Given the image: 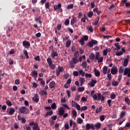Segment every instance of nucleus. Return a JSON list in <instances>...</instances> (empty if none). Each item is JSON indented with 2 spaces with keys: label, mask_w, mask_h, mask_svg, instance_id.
Instances as JSON below:
<instances>
[{
  "label": "nucleus",
  "mask_w": 130,
  "mask_h": 130,
  "mask_svg": "<svg viewBox=\"0 0 130 130\" xmlns=\"http://www.w3.org/2000/svg\"><path fill=\"white\" fill-rule=\"evenodd\" d=\"M94 75L95 77H100V71L97 70L96 68L94 69Z\"/></svg>",
  "instance_id": "12"
},
{
  "label": "nucleus",
  "mask_w": 130,
  "mask_h": 130,
  "mask_svg": "<svg viewBox=\"0 0 130 130\" xmlns=\"http://www.w3.org/2000/svg\"><path fill=\"white\" fill-rule=\"evenodd\" d=\"M122 54H123V53H122L121 51L120 52L118 51L116 53V55H117V56H120V55H122Z\"/></svg>",
  "instance_id": "46"
},
{
  "label": "nucleus",
  "mask_w": 130,
  "mask_h": 130,
  "mask_svg": "<svg viewBox=\"0 0 130 130\" xmlns=\"http://www.w3.org/2000/svg\"><path fill=\"white\" fill-rule=\"evenodd\" d=\"M6 104L8 106H12L13 105V104H12V103L11 102V101L10 100L7 101Z\"/></svg>",
  "instance_id": "52"
},
{
  "label": "nucleus",
  "mask_w": 130,
  "mask_h": 130,
  "mask_svg": "<svg viewBox=\"0 0 130 130\" xmlns=\"http://www.w3.org/2000/svg\"><path fill=\"white\" fill-rule=\"evenodd\" d=\"M91 97H92L93 99L94 100H97L98 99V95L96 94H94Z\"/></svg>",
  "instance_id": "55"
},
{
  "label": "nucleus",
  "mask_w": 130,
  "mask_h": 130,
  "mask_svg": "<svg viewBox=\"0 0 130 130\" xmlns=\"http://www.w3.org/2000/svg\"><path fill=\"white\" fill-rule=\"evenodd\" d=\"M79 62V59L78 58L73 57L72 60L70 61V66L71 69H74L75 68V64H77Z\"/></svg>",
  "instance_id": "2"
},
{
  "label": "nucleus",
  "mask_w": 130,
  "mask_h": 130,
  "mask_svg": "<svg viewBox=\"0 0 130 130\" xmlns=\"http://www.w3.org/2000/svg\"><path fill=\"white\" fill-rule=\"evenodd\" d=\"M94 127H95V128H96L97 129H99V128H100L101 127V123L100 122L96 123L94 125Z\"/></svg>",
  "instance_id": "20"
},
{
  "label": "nucleus",
  "mask_w": 130,
  "mask_h": 130,
  "mask_svg": "<svg viewBox=\"0 0 130 130\" xmlns=\"http://www.w3.org/2000/svg\"><path fill=\"white\" fill-rule=\"evenodd\" d=\"M53 114V111H49L46 113V114L45 115V117H48V115H52Z\"/></svg>",
  "instance_id": "17"
},
{
  "label": "nucleus",
  "mask_w": 130,
  "mask_h": 130,
  "mask_svg": "<svg viewBox=\"0 0 130 130\" xmlns=\"http://www.w3.org/2000/svg\"><path fill=\"white\" fill-rule=\"evenodd\" d=\"M49 68H50V69L51 70H54V69H55V64H50V65H49Z\"/></svg>",
  "instance_id": "36"
},
{
  "label": "nucleus",
  "mask_w": 130,
  "mask_h": 130,
  "mask_svg": "<svg viewBox=\"0 0 130 130\" xmlns=\"http://www.w3.org/2000/svg\"><path fill=\"white\" fill-rule=\"evenodd\" d=\"M108 53V49H107L104 50L103 54H104V55L106 56V55H107Z\"/></svg>",
  "instance_id": "61"
},
{
  "label": "nucleus",
  "mask_w": 130,
  "mask_h": 130,
  "mask_svg": "<svg viewBox=\"0 0 130 130\" xmlns=\"http://www.w3.org/2000/svg\"><path fill=\"white\" fill-rule=\"evenodd\" d=\"M75 107H76L77 110H81V106L80 105H79V104L76 103Z\"/></svg>",
  "instance_id": "50"
},
{
  "label": "nucleus",
  "mask_w": 130,
  "mask_h": 130,
  "mask_svg": "<svg viewBox=\"0 0 130 130\" xmlns=\"http://www.w3.org/2000/svg\"><path fill=\"white\" fill-rule=\"evenodd\" d=\"M79 74L82 76V77H85V72H84L83 70H81L79 71Z\"/></svg>",
  "instance_id": "45"
},
{
  "label": "nucleus",
  "mask_w": 130,
  "mask_h": 130,
  "mask_svg": "<svg viewBox=\"0 0 130 130\" xmlns=\"http://www.w3.org/2000/svg\"><path fill=\"white\" fill-rule=\"evenodd\" d=\"M127 64H128V59H125L124 60V62H123V67H127Z\"/></svg>",
  "instance_id": "22"
},
{
  "label": "nucleus",
  "mask_w": 130,
  "mask_h": 130,
  "mask_svg": "<svg viewBox=\"0 0 130 130\" xmlns=\"http://www.w3.org/2000/svg\"><path fill=\"white\" fill-rule=\"evenodd\" d=\"M71 41H68L66 42V47H70V46H71Z\"/></svg>",
  "instance_id": "51"
},
{
  "label": "nucleus",
  "mask_w": 130,
  "mask_h": 130,
  "mask_svg": "<svg viewBox=\"0 0 130 130\" xmlns=\"http://www.w3.org/2000/svg\"><path fill=\"white\" fill-rule=\"evenodd\" d=\"M99 20H100L99 17H98L96 18L95 21L93 23V25L94 26H97V25H98V24L99 23Z\"/></svg>",
  "instance_id": "24"
},
{
  "label": "nucleus",
  "mask_w": 130,
  "mask_h": 130,
  "mask_svg": "<svg viewBox=\"0 0 130 130\" xmlns=\"http://www.w3.org/2000/svg\"><path fill=\"white\" fill-rule=\"evenodd\" d=\"M47 61L49 66L50 64H52V60L50 58H48L47 59Z\"/></svg>",
  "instance_id": "33"
},
{
  "label": "nucleus",
  "mask_w": 130,
  "mask_h": 130,
  "mask_svg": "<svg viewBox=\"0 0 130 130\" xmlns=\"http://www.w3.org/2000/svg\"><path fill=\"white\" fill-rule=\"evenodd\" d=\"M88 109V107H87V106H85L83 107H82L80 109V110H81V111H84V110H87Z\"/></svg>",
  "instance_id": "39"
},
{
  "label": "nucleus",
  "mask_w": 130,
  "mask_h": 130,
  "mask_svg": "<svg viewBox=\"0 0 130 130\" xmlns=\"http://www.w3.org/2000/svg\"><path fill=\"white\" fill-rule=\"evenodd\" d=\"M74 8V5L73 4H70L67 6V10H71V9H73Z\"/></svg>",
  "instance_id": "37"
},
{
  "label": "nucleus",
  "mask_w": 130,
  "mask_h": 130,
  "mask_svg": "<svg viewBox=\"0 0 130 130\" xmlns=\"http://www.w3.org/2000/svg\"><path fill=\"white\" fill-rule=\"evenodd\" d=\"M126 104H127L128 105H129L130 104V100L129 99H128V98H125L124 99Z\"/></svg>",
  "instance_id": "35"
},
{
  "label": "nucleus",
  "mask_w": 130,
  "mask_h": 130,
  "mask_svg": "<svg viewBox=\"0 0 130 130\" xmlns=\"http://www.w3.org/2000/svg\"><path fill=\"white\" fill-rule=\"evenodd\" d=\"M51 56H52L53 57H55V56H58V54L57 53V52L54 51V50H52Z\"/></svg>",
  "instance_id": "13"
},
{
  "label": "nucleus",
  "mask_w": 130,
  "mask_h": 130,
  "mask_svg": "<svg viewBox=\"0 0 130 130\" xmlns=\"http://www.w3.org/2000/svg\"><path fill=\"white\" fill-rule=\"evenodd\" d=\"M58 113L59 117H61L64 114V109H63V108H60L58 111Z\"/></svg>",
  "instance_id": "7"
},
{
  "label": "nucleus",
  "mask_w": 130,
  "mask_h": 130,
  "mask_svg": "<svg viewBox=\"0 0 130 130\" xmlns=\"http://www.w3.org/2000/svg\"><path fill=\"white\" fill-rule=\"evenodd\" d=\"M22 44L24 47L27 46L28 47H30V46H31L30 43L27 41H24L22 43Z\"/></svg>",
  "instance_id": "11"
},
{
  "label": "nucleus",
  "mask_w": 130,
  "mask_h": 130,
  "mask_svg": "<svg viewBox=\"0 0 130 130\" xmlns=\"http://www.w3.org/2000/svg\"><path fill=\"white\" fill-rule=\"evenodd\" d=\"M107 70H108L107 66H105L103 68V73L104 75H106V74H107Z\"/></svg>",
  "instance_id": "19"
},
{
  "label": "nucleus",
  "mask_w": 130,
  "mask_h": 130,
  "mask_svg": "<svg viewBox=\"0 0 130 130\" xmlns=\"http://www.w3.org/2000/svg\"><path fill=\"white\" fill-rule=\"evenodd\" d=\"M91 7L92 9H94L95 8V1L91 2Z\"/></svg>",
  "instance_id": "57"
},
{
  "label": "nucleus",
  "mask_w": 130,
  "mask_h": 130,
  "mask_svg": "<svg viewBox=\"0 0 130 130\" xmlns=\"http://www.w3.org/2000/svg\"><path fill=\"white\" fill-rule=\"evenodd\" d=\"M83 121V119L81 118H78L77 119V123H78V124H81Z\"/></svg>",
  "instance_id": "30"
},
{
  "label": "nucleus",
  "mask_w": 130,
  "mask_h": 130,
  "mask_svg": "<svg viewBox=\"0 0 130 130\" xmlns=\"http://www.w3.org/2000/svg\"><path fill=\"white\" fill-rule=\"evenodd\" d=\"M119 74H123V76H127L128 78H130V68L124 69L123 66H121L119 69Z\"/></svg>",
  "instance_id": "1"
},
{
  "label": "nucleus",
  "mask_w": 130,
  "mask_h": 130,
  "mask_svg": "<svg viewBox=\"0 0 130 130\" xmlns=\"http://www.w3.org/2000/svg\"><path fill=\"white\" fill-rule=\"evenodd\" d=\"M102 106H100L99 107V108H98L96 110V113H99V112H101V111H102Z\"/></svg>",
  "instance_id": "25"
},
{
  "label": "nucleus",
  "mask_w": 130,
  "mask_h": 130,
  "mask_svg": "<svg viewBox=\"0 0 130 130\" xmlns=\"http://www.w3.org/2000/svg\"><path fill=\"white\" fill-rule=\"evenodd\" d=\"M97 83V80H91V82L88 83V85L90 87H95V84Z\"/></svg>",
  "instance_id": "8"
},
{
  "label": "nucleus",
  "mask_w": 130,
  "mask_h": 130,
  "mask_svg": "<svg viewBox=\"0 0 130 130\" xmlns=\"http://www.w3.org/2000/svg\"><path fill=\"white\" fill-rule=\"evenodd\" d=\"M38 97V94H35V96L32 98L34 102H36V103H38V102H39V98Z\"/></svg>",
  "instance_id": "9"
},
{
  "label": "nucleus",
  "mask_w": 130,
  "mask_h": 130,
  "mask_svg": "<svg viewBox=\"0 0 130 130\" xmlns=\"http://www.w3.org/2000/svg\"><path fill=\"white\" fill-rule=\"evenodd\" d=\"M58 71H59L60 73L63 72L64 71L63 67H61L60 66L58 67Z\"/></svg>",
  "instance_id": "32"
},
{
  "label": "nucleus",
  "mask_w": 130,
  "mask_h": 130,
  "mask_svg": "<svg viewBox=\"0 0 130 130\" xmlns=\"http://www.w3.org/2000/svg\"><path fill=\"white\" fill-rule=\"evenodd\" d=\"M50 89H54L55 88V82H51L50 83Z\"/></svg>",
  "instance_id": "15"
},
{
  "label": "nucleus",
  "mask_w": 130,
  "mask_h": 130,
  "mask_svg": "<svg viewBox=\"0 0 130 130\" xmlns=\"http://www.w3.org/2000/svg\"><path fill=\"white\" fill-rule=\"evenodd\" d=\"M38 76V73L36 71L31 72V77H37Z\"/></svg>",
  "instance_id": "18"
},
{
  "label": "nucleus",
  "mask_w": 130,
  "mask_h": 130,
  "mask_svg": "<svg viewBox=\"0 0 130 130\" xmlns=\"http://www.w3.org/2000/svg\"><path fill=\"white\" fill-rule=\"evenodd\" d=\"M24 55L26 57L27 59L29 58V55H28V51L27 50H25L24 52Z\"/></svg>",
  "instance_id": "54"
},
{
  "label": "nucleus",
  "mask_w": 130,
  "mask_h": 130,
  "mask_svg": "<svg viewBox=\"0 0 130 130\" xmlns=\"http://www.w3.org/2000/svg\"><path fill=\"white\" fill-rule=\"evenodd\" d=\"M114 45L116 47V48H115V50H118L119 49H120L121 47L119 46V43H115Z\"/></svg>",
  "instance_id": "21"
},
{
  "label": "nucleus",
  "mask_w": 130,
  "mask_h": 130,
  "mask_svg": "<svg viewBox=\"0 0 130 130\" xmlns=\"http://www.w3.org/2000/svg\"><path fill=\"white\" fill-rule=\"evenodd\" d=\"M118 73V71L117 70V68L115 66H113L111 69V74L112 75H116Z\"/></svg>",
  "instance_id": "6"
},
{
  "label": "nucleus",
  "mask_w": 130,
  "mask_h": 130,
  "mask_svg": "<svg viewBox=\"0 0 130 130\" xmlns=\"http://www.w3.org/2000/svg\"><path fill=\"white\" fill-rule=\"evenodd\" d=\"M80 42L81 45H84L85 44V41L83 38L80 40Z\"/></svg>",
  "instance_id": "58"
},
{
  "label": "nucleus",
  "mask_w": 130,
  "mask_h": 130,
  "mask_svg": "<svg viewBox=\"0 0 130 130\" xmlns=\"http://www.w3.org/2000/svg\"><path fill=\"white\" fill-rule=\"evenodd\" d=\"M76 17H74L71 20V25H74V24L76 23Z\"/></svg>",
  "instance_id": "23"
},
{
  "label": "nucleus",
  "mask_w": 130,
  "mask_h": 130,
  "mask_svg": "<svg viewBox=\"0 0 130 130\" xmlns=\"http://www.w3.org/2000/svg\"><path fill=\"white\" fill-rule=\"evenodd\" d=\"M82 66L83 68H87V62L86 61L82 62Z\"/></svg>",
  "instance_id": "64"
},
{
  "label": "nucleus",
  "mask_w": 130,
  "mask_h": 130,
  "mask_svg": "<svg viewBox=\"0 0 130 130\" xmlns=\"http://www.w3.org/2000/svg\"><path fill=\"white\" fill-rule=\"evenodd\" d=\"M100 118L101 121H104V120H105V116H104V115H102L100 117Z\"/></svg>",
  "instance_id": "42"
},
{
  "label": "nucleus",
  "mask_w": 130,
  "mask_h": 130,
  "mask_svg": "<svg viewBox=\"0 0 130 130\" xmlns=\"http://www.w3.org/2000/svg\"><path fill=\"white\" fill-rule=\"evenodd\" d=\"M85 77L86 78H92V74L86 73Z\"/></svg>",
  "instance_id": "60"
},
{
  "label": "nucleus",
  "mask_w": 130,
  "mask_h": 130,
  "mask_svg": "<svg viewBox=\"0 0 130 130\" xmlns=\"http://www.w3.org/2000/svg\"><path fill=\"white\" fill-rule=\"evenodd\" d=\"M88 46H89V47H93V46H94V45L93 44V43L92 42V41H89L88 42Z\"/></svg>",
  "instance_id": "47"
},
{
  "label": "nucleus",
  "mask_w": 130,
  "mask_h": 130,
  "mask_svg": "<svg viewBox=\"0 0 130 130\" xmlns=\"http://www.w3.org/2000/svg\"><path fill=\"white\" fill-rule=\"evenodd\" d=\"M95 59L98 60V62H102L103 61V57L100 58L99 52H97L95 54Z\"/></svg>",
  "instance_id": "4"
},
{
  "label": "nucleus",
  "mask_w": 130,
  "mask_h": 130,
  "mask_svg": "<svg viewBox=\"0 0 130 130\" xmlns=\"http://www.w3.org/2000/svg\"><path fill=\"white\" fill-rule=\"evenodd\" d=\"M118 84H119L118 82L116 81H113L112 82V85L114 86H118Z\"/></svg>",
  "instance_id": "28"
},
{
  "label": "nucleus",
  "mask_w": 130,
  "mask_h": 130,
  "mask_svg": "<svg viewBox=\"0 0 130 130\" xmlns=\"http://www.w3.org/2000/svg\"><path fill=\"white\" fill-rule=\"evenodd\" d=\"M87 16L89 18H91L93 16V11H89L87 14Z\"/></svg>",
  "instance_id": "41"
},
{
  "label": "nucleus",
  "mask_w": 130,
  "mask_h": 130,
  "mask_svg": "<svg viewBox=\"0 0 130 130\" xmlns=\"http://www.w3.org/2000/svg\"><path fill=\"white\" fill-rule=\"evenodd\" d=\"M38 128H40V127H38V124L37 123H36L33 126V130L38 129Z\"/></svg>",
  "instance_id": "29"
},
{
  "label": "nucleus",
  "mask_w": 130,
  "mask_h": 130,
  "mask_svg": "<svg viewBox=\"0 0 130 130\" xmlns=\"http://www.w3.org/2000/svg\"><path fill=\"white\" fill-rule=\"evenodd\" d=\"M64 24L65 26H69V25H70V19H66V20L64 22Z\"/></svg>",
  "instance_id": "31"
},
{
  "label": "nucleus",
  "mask_w": 130,
  "mask_h": 130,
  "mask_svg": "<svg viewBox=\"0 0 130 130\" xmlns=\"http://www.w3.org/2000/svg\"><path fill=\"white\" fill-rule=\"evenodd\" d=\"M102 98V95H101V93L100 92H99L98 93V101H100Z\"/></svg>",
  "instance_id": "27"
},
{
  "label": "nucleus",
  "mask_w": 130,
  "mask_h": 130,
  "mask_svg": "<svg viewBox=\"0 0 130 130\" xmlns=\"http://www.w3.org/2000/svg\"><path fill=\"white\" fill-rule=\"evenodd\" d=\"M45 7L46 9H49L50 5H49V2H47L45 4Z\"/></svg>",
  "instance_id": "53"
},
{
  "label": "nucleus",
  "mask_w": 130,
  "mask_h": 130,
  "mask_svg": "<svg viewBox=\"0 0 130 130\" xmlns=\"http://www.w3.org/2000/svg\"><path fill=\"white\" fill-rule=\"evenodd\" d=\"M19 110L20 113H22L23 114H29V109L27 108L26 107H21Z\"/></svg>",
  "instance_id": "3"
},
{
  "label": "nucleus",
  "mask_w": 130,
  "mask_h": 130,
  "mask_svg": "<svg viewBox=\"0 0 130 130\" xmlns=\"http://www.w3.org/2000/svg\"><path fill=\"white\" fill-rule=\"evenodd\" d=\"M61 8V4H58V5H54V11H56V10H59Z\"/></svg>",
  "instance_id": "10"
},
{
  "label": "nucleus",
  "mask_w": 130,
  "mask_h": 130,
  "mask_svg": "<svg viewBox=\"0 0 130 130\" xmlns=\"http://www.w3.org/2000/svg\"><path fill=\"white\" fill-rule=\"evenodd\" d=\"M73 75L75 77H78V76H79V72L78 71H74Z\"/></svg>",
  "instance_id": "59"
},
{
  "label": "nucleus",
  "mask_w": 130,
  "mask_h": 130,
  "mask_svg": "<svg viewBox=\"0 0 130 130\" xmlns=\"http://www.w3.org/2000/svg\"><path fill=\"white\" fill-rule=\"evenodd\" d=\"M85 90V88L84 87H79L78 89V92H83V91Z\"/></svg>",
  "instance_id": "44"
},
{
  "label": "nucleus",
  "mask_w": 130,
  "mask_h": 130,
  "mask_svg": "<svg viewBox=\"0 0 130 130\" xmlns=\"http://www.w3.org/2000/svg\"><path fill=\"white\" fill-rule=\"evenodd\" d=\"M87 30H89V31H90V32H92L93 31H94V29H93V27L92 26H87Z\"/></svg>",
  "instance_id": "49"
},
{
  "label": "nucleus",
  "mask_w": 130,
  "mask_h": 130,
  "mask_svg": "<svg viewBox=\"0 0 130 130\" xmlns=\"http://www.w3.org/2000/svg\"><path fill=\"white\" fill-rule=\"evenodd\" d=\"M124 115H125V112H122L120 115V117L121 118H122L123 117V116H124Z\"/></svg>",
  "instance_id": "63"
},
{
  "label": "nucleus",
  "mask_w": 130,
  "mask_h": 130,
  "mask_svg": "<svg viewBox=\"0 0 130 130\" xmlns=\"http://www.w3.org/2000/svg\"><path fill=\"white\" fill-rule=\"evenodd\" d=\"M95 58V55L93 53H91L89 56V59L91 60H93Z\"/></svg>",
  "instance_id": "40"
},
{
  "label": "nucleus",
  "mask_w": 130,
  "mask_h": 130,
  "mask_svg": "<svg viewBox=\"0 0 130 130\" xmlns=\"http://www.w3.org/2000/svg\"><path fill=\"white\" fill-rule=\"evenodd\" d=\"M72 114L73 115V116H77L78 113H77V111H76V110H72Z\"/></svg>",
  "instance_id": "43"
},
{
  "label": "nucleus",
  "mask_w": 130,
  "mask_h": 130,
  "mask_svg": "<svg viewBox=\"0 0 130 130\" xmlns=\"http://www.w3.org/2000/svg\"><path fill=\"white\" fill-rule=\"evenodd\" d=\"M95 129V126L93 124L87 123L86 125V129L89 130V129Z\"/></svg>",
  "instance_id": "5"
},
{
  "label": "nucleus",
  "mask_w": 130,
  "mask_h": 130,
  "mask_svg": "<svg viewBox=\"0 0 130 130\" xmlns=\"http://www.w3.org/2000/svg\"><path fill=\"white\" fill-rule=\"evenodd\" d=\"M80 86H83V84L86 82V80H85V78L84 77H81L80 78Z\"/></svg>",
  "instance_id": "16"
},
{
  "label": "nucleus",
  "mask_w": 130,
  "mask_h": 130,
  "mask_svg": "<svg viewBox=\"0 0 130 130\" xmlns=\"http://www.w3.org/2000/svg\"><path fill=\"white\" fill-rule=\"evenodd\" d=\"M41 94L42 95H45V96H46L47 95V91L46 90H41Z\"/></svg>",
  "instance_id": "34"
},
{
  "label": "nucleus",
  "mask_w": 130,
  "mask_h": 130,
  "mask_svg": "<svg viewBox=\"0 0 130 130\" xmlns=\"http://www.w3.org/2000/svg\"><path fill=\"white\" fill-rule=\"evenodd\" d=\"M64 127L66 128V129H70V125H69L68 123H66L64 124Z\"/></svg>",
  "instance_id": "56"
},
{
  "label": "nucleus",
  "mask_w": 130,
  "mask_h": 130,
  "mask_svg": "<svg viewBox=\"0 0 130 130\" xmlns=\"http://www.w3.org/2000/svg\"><path fill=\"white\" fill-rule=\"evenodd\" d=\"M111 99H115L116 98V95L114 93H112L110 96Z\"/></svg>",
  "instance_id": "38"
},
{
  "label": "nucleus",
  "mask_w": 130,
  "mask_h": 130,
  "mask_svg": "<svg viewBox=\"0 0 130 130\" xmlns=\"http://www.w3.org/2000/svg\"><path fill=\"white\" fill-rule=\"evenodd\" d=\"M82 39H83L84 41H87L88 40V39H89V37H88V36H83Z\"/></svg>",
  "instance_id": "62"
},
{
  "label": "nucleus",
  "mask_w": 130,
  "mask_h": 130,
  "mask_svg": "<svg viewBox=\"0 0 130 130\" xmlns=\"http://www.w3.org/2000/svg\"><path fill=\"white\" fill-rule=\"evenodd\" d=\"M15 109L14 108H11L9 112V115H13V114H14V113H15Z\"/></svg>",
  "instance_id": "14"
},
{
  "label": "nucleus",
  "mask_w": 130,
  "mask_h": 130,
  "mask_svg": "<svg viewBox=\"0 0 130 130\" xmlns=\"http://www.w3.org/2000/svg\"><path fill=\"white\" fill-rule=\"evenodd\" d=\"M79 55H80V54H79V51H77L74 53V57L76 58H79Z\"/></svg>",
  "instance_id": "26"
},
{
  "label": "nucleus",
  "mask_w": 130,
  "mask_h": 130,
  "mask_svg": "<svg viewBox=\"0 0 130 130\" xmlns=\"http://www.w3.org/2000/svg\"><path fill=\"white\" fill-rule=\"evenodd\" d=\"M51 108L52 109H56V104L55 103H53L51 105Z\"/></svg>",
  "instance_id": "48"
}]
</instances>
